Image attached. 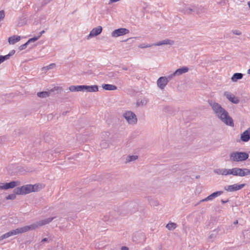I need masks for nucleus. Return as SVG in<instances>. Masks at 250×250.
Returning a JSON list of instances; mask_svg holds the SVG:
<instances>
[{"mask_svg": "<svg viewBox=\"0 0 250 250\" xmlns=\"http://www.w3.org/2000/svg\"><path fill=\"white\" fill-rule=\"evenodd\" d=\"M215 116L225 125L231 127L234 126L232 118L229 115L228 112L219 104L212 100L208 101Z\"/></svg>", "mask_w": 250, "mask_h": 250, "instance_id": "1", "label": "nucleus"}, {"mask_svg": "<svg viewBox=\"0 0 250 250\" xmlns=\"http://www.w3.org/2000/svg\"><path fill=\"white\" fill-rule=\"evenodd\" d=\"M41 185H26L14 189V192L17 195H25L32 192H36L41 188Z\"/></svg>", "mask_w": 250, "mask_h": 250, "instance_id": "2", "label": "nucleus"}, {"mask_svg": "<svg viewBox=\"0 0 250 250\" xmlns=\"http://www.w3.org/2000/svg\"><path fill=\"white\" fill-rule=\"evenodd\" d=\"M69 90L71 92L84 91L89 92H97L98 91V86L96 85H71L69 87Z\"/></svg>", "mask_w": 250, "mask_h": 250, "instance_id": "3", "label": "nucleus"}, {"mask_svg": "<svg viewBox=\"0 0 250 250\" xmlns=\"http://www.w3.org/2000/svg\"><path fill=\"white\" fill-rule=\"evenodd\" d=\"M55 218V217L48 218L43 220H40L30 225L24 226L25 231L26 232L29 230H34L38 228L39 227H42L45 225L48 224Z\"/></svg>", "mask_w": 250, "mask_h": 250, "instance_id": "4", "label": "nucleus"}, {"mask_svg": "<svg viewBox=\"0 0 250 250\" xmlns=\"http://www.w3.org/2000/svg\"><path fill=\"white\" fill-rule=\"evenodd\" d=\"M249 154L245 152L235 151L229 154V160L231 162H242L249 158Z\"/></svg>", "mask_w": 250, "mask_h": 250, "instance_id": "5", "label": "nucleus"}, {"mask_svg": "<svg viewBox=\"0 0 250 250\" xmlns=\"http://www.w3.org/2000/svg\"><path fill=\"white\" fill-rule=\"evenodd\" d=\"M214 172L218 175L228 176L232 175L235 176V167L232 168H216L214 170Z\"/></svg>", "mask_w": 250, "mask_h": 250, "instance_id": "6", "label": "nucleus"}, {"mask_svg": "<svg viewBox=\"0 0 250 250\" xmlns=\"http://www.w3.org/2000/svg\"><path fill=\"white\" fill-rule=\"evenodd\" d=\"M123 116L129 124L134 125L137 122V118L136 115L131 111H128L124 113Z\"/></svg>", "mask_w": 250, "mask_h": 250, "instance_id": "7", "label": "nucleus"}, {"mask_svg": "<svg viewBox=\"0 0 250 250\" xmlns=\"http://www.w3.org/2000/svg\"><path fill=\"white\" fill-rule=\"evenodd\" d=\"M25 232L24 227L16 229L15 230H11L0 236V240L8 238L11 236L15 235L18 234Z\"/></svg>", "mask_w": 250, "mask_h": 250, "instance_id": "8", "label": "nucleus"}, {"mask_svg": "<svg viewBox=\"0 0 250 250\" xmlns=\"http://www.w3.org/2000/svg\"><path fill=\"white\" fill-rule=\"evenodd\" d=\"M245 186V184H235L231 185L226 186L224 187L225 190L228 192H234L241 189Z\"/></svg>", "mask_w": 250, "mask_h": 250, "instance_id": "9", "label": "nucleus"}, {"mask_svg": "<svg viewBox=\"0 0 250 250\" xmlns=\"http://www.w3.org/2000/svg\"><path fill=\"white\" fill-rule=\"evenodd\" d=\"M235 176L243 177L250 175V169L235 167Z\"/></svg>", "mask_w": 250, "mask_h": 250, "instance_id": "10", "label": "nucleus"}, {"mask_svg": "<svg viewBox=\"0 0 250 250\" xmlns=\"http://www.w3.org/2000/svg\"><path fill=\"white\" fill-rule=\"evenodd\" d=\"M129 32L127 29L121 28L114 30L111 33V36L113 37L116 38L128 34Z\"/></svg>", "mask_w": 250, "mask_h": 250, "instance_id": "11", "label": "nucleus"}, {"mask_svg": "<svg viewBox=\"0 0 250 250\" xmlns=\"http://www.w3.org/2000/svg\"><path fill=\"white\" fill-rule=\"evenodd\" d=\"M224 95L226 97V98L228 100H229L230 102H231L233 104H237L239 102V100L238 99V98L235 97L233 94L229 92H224Z\"/></svg>", "mask_w": 250, "mask_h": 250, "instance_id": "12", "label": "nucleus"}, {"mask_svg": "<svg viewBox=\"0 0 250 250\" xmlns=\"http://www.w3.org/2000/svg\"><path fill=\"white\" fill-rule=\"evenodd\" d=\"M18 182L12 181L10 183H0V189H7L8 188H13L18 185Z\"/></svg>", "mask_w": 250, "mask_h": 250, "instance_id": "13", "label": "nucleus"}, {"mask_svg": "<svg viewBox=\"0 0 250 250\" xmlns=\"http://www.w3.org/2000/svg\"><path fill=\"white\" fill-rule=\"evenodd\" d=\"M167 83V81L165 76L160 77L157 82L158 87L161 89H164Z\"/></svg>", "mask_w": 250, "mask_h": 250, "instance_id": "14", "label": "nucleus"}, {"mask_svg": "<svg viewBox=\"0 0 250 250\" xmlns=\"http://www.w3.org/2000/svg\"><path fill=\"white\" fill-rule=\"evenodd\" d=\"M102 31V27L101 26H99L97 27L93 28L90 32L89 35L87 36V39H89L91 38L95 37L100 34Z\"/></svg>", "mask_w": 250, "mask_h": 250, "instance_id": "15", "label": "nucleus"}, {"mask_svg": "<svg viewBox=\"0 0 250 250\" xmlns=\"http://www.w3.org/2000/svg\"><path fill=\"white\" fill-rule=\"evenodd\" d=\"M241 139L242 141L247 142L250 139V128L245 130L241 135Z\"/></svg>", "mask_w": 250, "mask_h": 250, "instance_id": "16", "label": "nucleus"}, {"mask_svg": "<svg viewBox=\"0 0 250 250\" xmlns=\"http://www.w3.org/2000/svg\"><path fill=\"white\" fill-rule=\"evenodd\" d=\"M174 44V41L169 39H166L159 42L154 43V46H160L163 45H172Z\"/></svg>", "mask_w": 250, "mask_h": 250, "instance_id": "17", "label": "nucleus"}, {"mask_svg": "<svg viewBox=\"0 0 250 250\" xmlns=\"http://www.w3.org/2000/svg\"><path fill=\"white\" fill-rule=\"evenodd\" d=\"M188 68L187 66L182 67L177 69L174 72H173V75H175L176 76H180L187 72L188 71Z\"/></svg>", "mask_w": 250, "mask_h": 250, "instance_id": "18", "label": "nucleus"}, {"mask_svg": "<svg viewBox=\"0 0 250 250\" xmlns=\"http://www.w3.org/2000/svg\"><path fill=\"white\" fill-rule=\"evenodd\" d=\"M56 152H54L53 150H47L44 153V156L47 157V159L52 160L54 157H56Z\"/></svg>", "mask_w": 250, "mask_h": 250, "instance_id": "19", "label": "nucleus"}, {"mask_svg": "<svg viewBox=\"0 0 250 250\" xmlns=\"http://www.w3.org/2000/svg\"><path fill=\"white\" fill-rule=\"evenodd\" d=\"M21 40V37L19 36H13L10 37L8 39V42L10 44H14Z\"/></svg>", "mask_w": 250, "mask_h": 250, "instance_id": "20", "label": "nucleus"}, {"mask_svg": "<svg viewBox=\"0 0 250 250\" xmlns=\"http://www.w3.org/2000/svg\"><path fill=\"white\" fill-rule=\"evenodd\" d=\"M223 193V191H217L214 192L208 196V199H209V201H211L213 200L215 198L219 196Z\"/></svg>", "mask_w": 250, "mask_h": 250, "instance_id": "21", "label": "nucleus"}, {"mask_svg": "<svg viewBox=\"0 0 250 250\" xmlns=\"http://www.w3.org/2000/svg\"><path fill=\"white\" fill-rule=\"evenodd\" d=\"M195 13L201 14L205 13L206 12V8L202 6H195Z\"/></svg>", "mask_w": 250, "mask_h": 250, "instance_id": "22", "label": "nucleus"}, {"mask_svg": "<svg viewBox=\"0 0 250 250\" xmlns=\"http://www.w3.org/2000/svg\"><path fill=\"white\" fill-rule=\"evenodd\" d=\"M243 74L241 73H235L232 76L231 80L233 82H236L238 80H240L243 78Z\"/></svg>", "mask_w": 250, "mask_h": 250, "instance_id": "23", "label": "nucleus"}, {"mask_svg": "<svg viewBox=\"0 0 250 250\" xmlns=\"http://www.w3.org/2000/svg\"><path fill=\"white\" fill-rule=\"evenodd\" d=\"M102 87L106 90H115L117 89L116 86L109 84H103Z\"/></svg>", "mask_w": 250, "mask_h": 250, "instance_id": "24", "label": "nucleus"}, {"mask_svg": "<svg viewBox=\"0 0 250 250\" xmlns=\"http://www.w3.org/2000/svg\"><path fill=\"white\" fill-rule=\"evenodd\" d=\"M195 6L192 7H186L184 10V13L185 14H195Z\"/></svg>", "mask_w": 250, "mask_h": 250, "instance_id": "25", "label": "nucleus"}, {"mask_svg": "<svg viewBox=\"0 0 250 250\" xmlns=\"http://www.w3.org/2000/svg\"><path fill=\"white\" fill-rule=\"evenodd\" d=\"M148 102L147 99L146 98H143L141 100H137L136 102V105L138 106H144L146 105Z\"/></svg>", "mask_w": 250, "mask_h": 250, "instance_id": "26", "label": "nucleus"}, {"mask_svg": "<svg viewBox=\"0 0 250 250\" xmlns=\"http://www.w3.org/2000/svg\"><path fill=\"white\" fill-rule=\"evenodd\" d=\"M50 92L47 91L39 92L37 93V96L41 98H45L49 97Z\"/></svg>", "mask_w": 250, "mask_h": 250, "instance_id": "27", "label": "nucleus"}, {"mask_svg": "<svg viewBox=\"0 0 250 250\" xmlns=\"http://www.w3.org/2000/svg\"><path fill=\"white\" fill-rule=\"evenodd\" d=\"M176 227L177 225L174 223H169L166 226V228L170 230L174 229Z\"/></svg>", "mask_w": 250, "mask_h": 250, "instance_id": "28", "label": "nucleus"}, {"mask_svg": "<svg viewBox=\"0 0 250 250\" xmlns=\"http://www.w3.org/2000/svg\"><path fill=\"white\" fill-rule=\"evenodd\" d=\"M137 158H138V156H137V155L128 156L126 157V163L135 161Z\"/></svg>", "mask_w": 250, "mask_h": 250, "instance_id": "29", "label": "nucleus"}, {"mask_svg": "<svg viewBox=\"0 0 250 250\" xmlns=\"http://www.w3.org/2000/svg\"><path fill=\"white\" fill-rule=\"evenodd\" d=\"M55 66H56V64L54 63H52L46 66L43 67L42 68V70H44V71H47L49 69H52L54 68L55 67Z\"/></svg>", "mask_w": 250, "mask_h": 250, "instance_id": "30", "label": "nucleus"}, {"mask_svg": "<svg viewBox=\"0 0 250 250\" xmlns=\"http://www.w3.org/2000/svg\"><path fill=\"white\" fill-rule=\"evenodd\" d=\"M152 46H154V43H152V44L142 43V44H140L138 46V47L140 48H148V47H150Z\"/></svg>", "mask_w": 250, "mask_h": 250, "instance_id": "31", "label": "nucleus"}, {"mask_svg": "<svg viewBox=\"0 0 250 250\" xmlns=\"http://www.w3.org/2000/svg\"><path fill=\"white\" fill-rule=\"evenodd\" d=\"M17 194L15 193L14 192V193H12V194H10L9 195H8L6 197V199L7 200H14L16 198V195Z\"/></svg>", "mask_w": 250, "mask_h": 250, "instance_id": "32", "label": "nucleus"}, {"mask_svg": "<svg viewBox=\"0 0 250 250\" xmlns=\"http://www.w3.org/2000/svg\"><path fill=\"white\" fill-rule=\"evenodd\" d=\"M100 146H101L102 148H105L106 147H107L108 146V144L107 142H106L105 141H103L101 144H100Z\"/></svg>", "mask_w": 250, "mask_h": 250, "instance_id": "33", "label": "nucleus"}, {"mask_svg": "<svg viewBox=\"0 0 250 250\" xmlns=\"http://www.w3.org/2000/svg\"><path fill=\"white\" fill-rule=\"evenodd\" d=\"M39 39V37H35L32 38L28 40V41L27 42V43L29 44L31 42H34L37 41Z\"/></svg>", "mask_w": 250, "mask_h": 250, "instance_id": "34", "label": "nucleus"}, {"mask_svg": "<svg viewBox=\"0 0 250 250\" xmlns=\"http://www.w3.org/2000/svg\"><path fill=\"white\" fill-rule=\"evenodd\" d=\"M15 53V51L14 50H12L8 54L5 55L6 57H7V59H9L10 57L13 56Z\"/></svg>", "mask_w": 250, "mask_h": 250, "instance_id": "35", "label": "nucleus"}, {"mask_svg": "<svg viewBox=\"0 0 250 250\" xmlns=\"http://www.w3.org/2000/svg\"><path fill=\"white\" fill-rule=\"evenodd\" d=\"M7 57L5 56H0V64L3 62L4 61L7 60Z\"/></svg>", "mask_w": 250, "mask_h": 250, "instance_id": "36", "label": "nucleus"}, {"mask_svg": "<svg viewBox=\"0 0 250 250\" xmlns=\"http://www.w3.org/2000/svg\"><path fill=\"white\" fill-rule=\"evenodd\" d=\"M107 75L109 78H113L116 76V74L113 72H109L107 73Z\"/></svg>", "mask_w": 250, "mask_h": 250, "instance_id": "37", "label": "nucleus"}, {"mask_svg": "<svg viewBox=\"0 0 250 250\" xmlns=\"http://www.w3.org/2000/svg\"><path fill=\"white\" fill-rule=\"evenodd\" d=\"M175 76H176V75H173V73L172 74H171L169 75L168 76H167V77H166V79H167V83H168V82L169 81H170Z\"/></svg>", "mask_w": 250, "mask_h": 250, "instance_id": "38", "label": "nucleus"}, {"mask_svg": "<svg viewBox=\"0 0 250 250\" xmlns=\"http://www.w3.org/2000/svg\"><path fill=\"white\" fill-rule=\"evenodd\" d=\"M5 17V13L3 10L0 11V21L2 20Z\"/></svg>", "mask_w": 250, "mask_h": 250, "instance_id": "39", "label": "nucleus"}, {"mask_svg": "<svg viewBox=\"0 0 250 250\" xmlns=\"http://www.w3.org/2000/svg\"><path fill=\"white\" fill-rule=\"evenodd\" d=\"M28 44V43H27V42H26L24 44L21 45L19 47V49L20 50H22L25 49L27 47V46Z\"/></svg>", "mask_w": 250, "mask_h": 250, "instance_id": "40", "label": "nucleus"}, {"mask_svg": "<svg viewBox=\"0 0 250 250\" xmlns=\"http://www.w3.org/2000/svg\"><path fill=\"white\" fill-rule=\"evenodd\" d=\"M232 32L233 34L237 35H241L242 34L241 32L238 30H232Z\"/></svg>", "mask_w": 250, "mask_h": 250, "instance_id": "41", "label": "nucleus"}, {"mask_svg": "<svg viewBox=\"0 0 250 250\" xmlns=\"http://www.w3.org/2000/svg\"><path fill=\"white\" fill-rule=\"evenodd\" d=\"M51 1V0H44L42 3V6H43L45 5L46 4L49 3Z\"/></svg>", "mask_w": 250, "mask_h": 250, "instance_id": "42", "label": "nucleus"}, {"mask_svg": "<svg viewBox=\"0 0 250 250\" xmlns=\"http://www.w3.org/2000/svg\"><path fill=\"white\" fill-rule=\"evenodd\" d=\"M209 201V199H208V197H207L206 198L201 200L200 201V203H201V202H207V201Z\"/></svg>", "mask_w": 250, "mask_h": 250, "instance_id": "43", "label": "nucleus"}, {"mask_svg": "<svg viewBox=\"0 0 250 250\" xmlns=\"http://www.w3.org/2000/svg\"><path fill=\"white\" fill-rule=\"evenodd\" d=\"M121 250H128V248L125 246H123L121 248Z\"/></svg>", "mask_w": 250, "mask_h": 250, "instance_id": "44", "label": "nucleus"}, {"mask_svg": "<svg viewBox=\"0 0 250 250\" xmlns=\"http://www.w3.org/2000/svg\"><path fill=\"white\" fill-rule=\"evenodd\" d=\"M44 33V31L42 30L41 32H40L39 35L38 37H39V38Z\"/></svg>", "mask_w": 250, "mask_h": 250, "instance_id": "45", "label": "nucleus"}, {"mask_svg": "<svg viewBox=\"0 0 250 250\" xmlns=\"http://www.w3.org/2000/svg\"><path fill=\"white\" fill-rule=\"evenodd\" d=\"M48 240V239L47 238H43L42 240V242H46Z\"/></svg>", "mask_w": 250, "mask_h": 250, "instance_id": "46", "label": "nucleus"}, {"mask_svg": "<svg viewBox=\"0 0 250 250\" xmlns=\"http://www.w3.org/2000/svg\"><path fill=\"white\" fill-rule=\"evenodd\" d=\"M221 202L223 204H225V203H226L228 202V200L224 201V200H221Z\"/></svg>", "mask_w": 250, "mask_h": 250, "instance_id": "47", "label": "nucleus"}, {"mask_svg": "<svg viewBox=\"0 0 250 250\" xmlns=\"http://www.w3.org/2000/svg\"><path fill=\"white\" fill-rule=\"evenodd\" d=\"M122 69L124 70H127L128 69H127V67L124 66V67H122Z\"/></svg>", "mask_w": 250, "mask_h": 250, "instance_id": "48", "label": "nucleus"}, {"mask_svg": "<svg viewBox=\"0 0 250 250\" xmlns=\"http://www.w3.org/2000/svg\"><path fill=\"white\" fill-rule=\"evenodd\" d=\"M135 238H136V236H134L133 237V240L134 241H137V240H135Z\"/></svg>", "mask_w": 250, "mask_h": 250, "instance_id": "49", "label": "nucleus"}, {"mask_svg": "<svg viewBox=\"0 0 250 250\" xmlns=\"http://www.w3.org/2000/svg\"><path fill=\"white\" fill-rule=\"evenodd\" d=\"M238 224V221L237 220H236L234 222V225H236Z\"/></svg>", "mask_w": 250, "mask_h": 250, "instance_id": "50", "label": "nucleus"}, {"mask_svg": "<svg viewBox=\"0 0 250 250\" xmlns=\"http://www.w3.org/2000/svg\"><path fill=\"white\" fill-rule=\"evenodd\" d=\"M248 74L250 75V68L248 70Z\"/></svg>", "mask_w": 250, "mask_h": 250, "instance_id": "51", "label": "nucleus"}, {"mask_svg": "<svg viewBox=\"0 0 250 250\" xmlns=\"http://www.w3.org/2000/svg\"><path fill=\"white\" fill-rule=\"evenodd\" d=\"M248 6H249V8H250V1H249V2H248Z\"/></svg>", "mask_w": 250, "mask_h": 250, "instance_id": "52", "label": "nucleus"}, {"mask_svg": "<svg viewBox=\"0 0 250 250\" xmlns=\"http://www.w3.org/2000/svg\"><path fill=\"white\" fill-rule=\"evenodd\" d=\"M139 235L141 236H143L144 237V234L143 233H140Z\"/></svg>", "mask_w": 250, "mask_h": 250, "instance_id": "53", "label": "nucleus"}, {"mask_svg": "<svg viewBox=\"0 0 250 250\" xmlns=\"http://www.w3.org/2000/svg\"><path fill=\"white\" fill-rule=\"evenodd\" d=\"M144 250H150V249L149 248H146Z\"/></svg>", "mask_w": 250, "mask_h": 250, "instance_id": "54", "label": "nucleus"}, {"mask_svg": "<svg viewBox=\"0 0 250 250\" xmlns=\"http://www.w3.org/2000/svg\"><path fill=\"white\" fill-rule=\"evenodd\" d=\"M62 115H65V113L64 112H63V113H62Z\"/></svg>", "mask_w": 250, "mask_h": 250, "instance_id": "55", "label": "nucleus"}, {"mask_svg": "<svg viewBox=\"0 0 250 250\" xmlns=\"http://www.w3.org/2000/svg\"><path fill=\"white\" fill-rule=\"evenodd\" d=\"M210 238H212V234L210 235Z\"/></svg>", "mask_w": 250, "mask_h": 250, "instance_id": "56", "label": "nucleus"}]
</instances>
